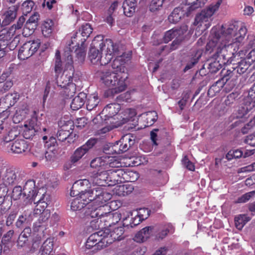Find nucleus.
<instances>
[{"instance_id": "63", "label": "nucleus", "mask_w": 255, "mask_h": 255, "mask_svg": "<svg viewBox=\"0 0 255 255\" xmlns=\"http://www.w3.org/2000/svg\"><path fill=\"white\" fill-rule=\"evenodd\" d=\"M255 194V191L249 192L243 195L241 197L238 199V203H245L249 201L251 198L254 196Z\"/></svg>"}, {"instance_id": "2", "label": "nucleus", "mask_w": 255, "mask_h": 255, "mask_svg": "<svg viewBox=\"0 0 255 255\" xmlns=\"http://www.w3.org/2000/svg\"><path fill=\"white\" fill-rule=\"evenodd\" d=\"M98 76L102 84L108 87H112L110 90L112 95L122 92L126 88L125 81L128 78L127 73L122 75L112 70L104 69L98 72Z\"/></svg>"}, {"instance_id": "5", "label": "nucleus", "mask_w": 255, "mask_h": 255, "mask_svg": "<svg viewBox=\"0 0 255 255\" xmlns=\"http://www.w3.org/2000/svg\"><path fill=\"white\" fill-rule=\"evenodd\" d=\"M188 30L186 25H183L179 29H172L165 32L163 37L165 43H168L172 39L175 38L170 46L171 50H175L184 39V35Z\"/></svg>"}, {"instance_id": "45", "label": "nucleus", "mask_w": 255, "mask_h": 255, "mask_svg": "<svg viewBox=\"0 0 255 255\" xmlns=\"http://www.w3.org/2000/svg\"><path fill=\"white\" fill-rule=\"evenodd\" d=\"M103 150V152L107 155L120 154V150H118V143L116 142L114 144L109 143L104 145Z\"/></svg>"}, {"instance_id": "44", "label": "nucleus", "mask_w": 255, "mask_h": 255, "mask_svg": "<svg viewBox=\"0 0 255 255\" xmlns=\"http://www.w3.org/2000/svg\"><path fill=\"white\" fill-rule=\"evenodd\" d=\"M124 233V229L123 227H117L111 232L110 237L113 241H120L124 238L123 234Z\"/></svg>"}, {"instance_id": "15", "label": "nucleus", "mask_w": 255, "mask_h": 255, "mask_svg": "<svg viewBox=\"0 0 255 255\" xmlns=\"http://www.w3.org/2000/svg\"><path fill=\"white\" fill-rule=\"evenodd\" d=\"M41 130L36 118H32L28 123L24 124L22 135L26 139H30L33 137L37 132Z\"/></svg>"}, {"instance_id": "24", "label": "nucleus", "mask_w": 255, "mask_h": 255, "mask_svg": "<svg viewBox=\"0 0 255 255\" xmlns=\"http://www.w3.org/2000/svg\"><path fill=\"white\" fill-rule=\"evenodd\" d=\"M106 191V190L104 188L98 185L97 187L85 191L84 193L90 203L91 202H94L99 196Z\"/></svg>"}, {"instance_id": "11", "label": "nucleus", "mask_w": 255, "mask_h": 255, "mask_svg": "<svg viewBox=\"0 0 255 255\" xmlns=\"http://www.w3.org/2000/svg\"><path fill=\"white\" fill-rule=\"evenodd\" d=\"M60 80H57V85L64 89V93L68 97L74 96L76 91V84L73 83L71 76L62 75Z\"/></svg>"}, {"instance_id": "41", "label": "nucleus", "mask_w": 255, "mask_h": 255, "mask_svg": "<svg viewBox=\"0 0 255 255\" xmlns=\"http://www.w3.org/2000/svg\"><path fill=\"white\" fill-rule=\"evenodd\" d=\"M106 160L105 169L110 170V167L118 169L121 166V163L114 156L106 155Z\"/></svg>"}, {"instance_id": "35", "label": "nucleus", "mask_w": 255, "mask_h": 255, "mask_svg": "<svg viewBox=\"0 0 255 255\" xmlns=\"http://www.w3.org/2000/svg\"><path fill=\"white\" fill-rule=\"evenodd\" d=\"M129 214H131V215H132L131 213L129 212L128 213V217L123 218V221H124L123 226H124V227L128 228V227L129 226V227L132 228L133 227H135V226L138 225L142 221H143V220L141 219V218L140 217H139L138 215L136 214L134 217L131 218L130 222L128 223L127 221H128V218H129Z\"/></svg>"}, {"instance_id": "58", "label": "nucleus", "mask_w": 255, "mask_h": 255, "mask_svg": "<svg viewBox=\"0 0 255 255\" xmlns=\"http://www.w3.org/2000/svg\"><path fill=\"white\" fill-rule=\"evenodd\" d=\"M39 15L37 13H34L32 16H31L26 22V25L24 28L25 30L26 29L29 28V25L31 24H34V26L35 27L37 25V22L39 19Z\"/></svg>"}, {"instance_id": "1", "label": "nucleus", "mask_w": 255, "mask_h": 255, "mask_svg": "<svg viewBox=\"0 0 255 255\" xmlns=\"http://www.w3.org/2000/svg\"><path fill=\"white\" fill-rule=\"evenodd\" d=\"M237 27L235 25H231L224 32L218 30L217 28H213L211 31L210 40L206 45V50L215 51L213 55L216 56V58L220 60L222 64H235L236 60L239 59V53H233V56L226 57L227 52V47L231 48L235 45V48L238 47L239 43L244 40L247 33L246 27L242 26L237 32Z\"/></svg>"}, {"instance_id": "53", "label": "nucleus", "mask_w": 255, "mask_h": 255, "mask_svg": "<svg viewBox=\"0 0 255 255\" xmlns=\"http://www.w3.org/2000/svg\"><path fill=\"white\" fill-rule=\"evenodd\" d=\"M34 5V2L31 0H27L25 1L21 5V10L22 14L26 15L31 11Z\"/></svg>"}, {"instance_id": "54", "label": "nucleus", "mask_w": 255, "mask_h": 255, "mask_svg": "<svg viewBox=\"0 0 255 255\" xmlns=\"http://www.w3.org/2000/svg\"><path fill=\"white\" fill-rule=\"evenodd\" d=\"M164 0H152L149 8L151 12H156L160 10L163 6Z\"/></svg>"}, {"instance_id": "27", "label": "nucleus", "mask_w": 255, "mask_h": 255, "mask_svg": "<svg viewBox=\"0 0 255 255\" xmlns=\"http://www.w3.org/2000/svg\"><path fill=\"white\" fill-rule=\"evenodd\" d=\"M125 63V60L122 56H117L112 64L113 71L123 75L124 73H126L124 66Z\"/></svg>"}, {"instance_id": "28", "label": "nucleus", "mask_w": 255, "mask_h": 255, "mask_svg": "<svg viewBox=\"0 0 255 255\" xmlns=\"http://www.w3.org/2000/svg\"><path fill=\"white\" fill-rule=\"evenodd\" d=\"M87 95L84 92L80 93L75 97L71 103V108L73 110H78L81 108L85 103Z\"/></svg>"}, {"instance_id": "12", "label": "nucleus", "mask_w": 255, "mask_h": 255, "mask_svg": "<svg viewBox=\"0 0 255 255\" xmlns=\"http://www.w3.org/2000/svg\"><path fill=\"white\" fill-rule=\"evenodd\" d=\"M89 176L92 184L100 186H109V170L94 171Z\"/></svg>"}, {"instance_id": "46", "label": "nucleus", "mask_w": 255, "mask_h": 255, "mask_svg": "<svg viewBox=\"0 0 255 255\" xmlns=\"http://www.w3.org/2000/svg\"><path fill=\"white\" fill-rule=\"evenodd\" d=\"M40 215L38 221L34 223V226L40 227L45 223L50 217V212L49 210L43 211L39 214Z\"/></svg>"}, {"instance_id": "59", "label": "nucleus", "mask_w": 255, "mask_h": 255, "mask_svg": "<svg viewBox=\"0 0 255 255\" xmlns=\"http://www.w3.org/2000/svg\"><path fill=\"white\" fill-rule=\"evenodd\" d=\"M239 96V94L237 92H233L230 94L227 97L225 101V104L226 106H230L236 101V100L238 99Z\"/></svg>"}, {"instance_id": "56", "label": "nucleus", "mask_w": 255, "mask_h": 255, "mask_svg": "<svg viewBox=\"0 0 255 255\" xmlns=\"http://www.w3.org/2000/svg\"><path fill=\"white\" fill-rule=\"evenodd\" d=\"M124 115L123 120L124 122H127L130 121L131 119L136 115V112L134 109H127L123 113Z\"/></svg>"}, {"instance_id": "16", "label": "nucleus", "mask_w": 255, "mask_h": 255, "mask_svg": "<svg viewBox=\"0 0 255 255\" xmlns=\"http://www.w3.org/2000/svg\"><path fill=\"white\" fill-rule=\"evenodd\" d=\"M118 143V148L120 154L128 151L135 143L134 137L131 134H127L122 136L120 140L116 142Z\"/></svg>"}, {"instance_id": "23", "label": "nucleus", "mask_w": 255, "mask_h": 255, "mask_svg": "<svg viewBox=\"0 0 255 255\" xmlns=\"http://www.w3.org/2000/svg\"><path fill=\"white\" fill-rule=\"evenodd\" d=\"M186 15V10L183 6L176 7L168 16V20L170 23L178 22L182 17Z\"/></svg>"}, {"instance_id": "55", "label": "nucleus", "mask_w": 255, "mask_h": 255, "mask_svg": "<svg viewBox=\"0 0 255 255\" xmlns=\"http://www.w3.org/2000/svg\"><path fill=\"white\" fill-rule=\"evenodd\" d=\"M147 125L148 127L152 125L157 119V114L155 111H149L145 114Z\"/></svg>"}, {"instance_id": "22", "label": "nucleus", "mask_w": 255, "mask_h": 255, "mask_svg": "<svg viewBox=\"0 0 255 255\" xmlns=\"http://www.w3.org/2000/svg\"><path fill=\"white\" fill-rule=\"evenodd\" d=\"M121 109V105L118 103H112L107 105L103 110L101 114L105 119L112 118L116 115Z\"/></svg>"}, {"instance_id": "10", "label": "nucleus", "mask_w": 255, "mask_h": 255, "mask_svg": "<svg viewBox=\"0 0 255 255\" xmlns=\"http://www.w3.org/2000/svg\"><path fill=\"white\" fill-rule=\"evenodd\" d=\"M29 145L24 139H17L12 142H6L4 148L8 153L22 154L28 149Z\"/></svg>"}, {"instance_id": "36", "label": "nucleus", "mask_w": 255, "mask_h": 255, "mask_svg": "<svg viewBox=\"0 0 255 255\" xmlns=\"http://www.w3.org/2000/svg\"><path fill=\"white\" fill-rule=\"evenodd\" d=\"M153 227L152 226L146 227L141 229L136 235L135 238H139L138 241L144 242L148 239L152 233Z\"/></svg>"}, {"instance_id": "20", "label": "nucleus", "mask_w": 255, "mask_h": 255, "mask_svg": "<svg viewBox=\"0 0 255 255\" xmlns=\"http://www.w3.org/2000/svg\"><path fill=\"white\" fill-rule=\"evenodd\" d=\"M17 6L13 5L9 7L3 14L1 26H5L11 23L16 18Z\"/></svg>"}, {"instance_id": "42", "label": "nucleus", "mask_w": 255, "mask_h": 255, "mask_svg": "<svg viewBox=\"0 0 255 255\" xmlns=\"http://www.w3.org/2000/svg\"><path fill=\"white\" fill-rule=\"evenodd\" d=\"M224 85L220 79L214 83L209 88L208 91V95L211 97L215 96L216 94L219 93L222 90Z\"/></svg>"}, {"instance_id": "43", "label": "nucleus", "mask_w": 255, "mask_h": 255, "mask_svg": "<svg viewBox=\"0 0 255 255\" xmlns=\"http://www.w3.org/2000/svg\"><path fill=\"white\" fill-rule=\"evenodd\" d=\"M238 65L234 67L236 71L239 74L244 73L249 68L251 64V61H248L247 59H242L237 63Z\"/></svg>"}, {"instance_id": "26", "label": "nucleus", "mask_w": 255, "mask_h": 255, "mask_svg": "<svg viewBox=\"0 0 255 255\" xmlns=\"http://www.w3.org/2000/svg\"><path fill=\"white\" fill-rule=\"evenodd\" d=\"M93 29L89 23H85L82 25L78 32L75 34L76 37H80L82 36L83 38L81 39V46L84 44L87 38L90 36L92 32Z\"/></svg>"}, {"instance_id": "32", "label": "nucleus", "mask_w": 255, "mask_h": 255, "mask_svg": "<svg viewBox=\"0 0 255 255\" xmlns=\"http://www.w3.org/2000/svg\"><path fill=\"white\" fill-rule=\"evenodd\" d=\"M53 249V239L48 238L44 241L40 248V255H50Z\"/></svg>"}, {"instance_id": "62", "label": "nucleus", "mask_w": 255, "mask_h": 255, "mask_svg": "<svg viewBox=\"0 0 255 255\" xmlns=\"http://www.w3.org/2000/svg\"><path fill=\"white\" fill-rule=\"evenodd\" d=\"M136 214L141 219L144 220L149 216L150 211L147 208H140L136 211Z\"/></svg>"}, {"instance_id": "4", "label": "nucleus", "mask_w": 255, "mask_h": 255, "mask_svg": "<svg viewBox=\"0 0 255 255\" xmlns=\"http://www.w3.org/2000/svg\"><path fill=\"white\" fill-rule=\"evenodd\" d=\"M104 234V233L102 231L92 234L86 243L85 248L86 249L93 248V251L99 250L112 243V241L109 238Z\"/></svg>"}, {"instance_id": "48", "label": "nucleus", "mask_w": 255, "mask_h": 255, "mask_svg": "<svg viewBox=\"0 0 255 255\" xmlns=\"http://www.w3.org/2000/svg\"><path fill=\"white\" fill-rule=\"evenodd\" d=\"M55 59L54 71L56 73V76L58 77V75L61 73L62 70V64L61 60L60 52L58 50L56 51Z\"/></svg>"}, {"instance_id": "17", "label": "nucleus", "mask_w": 255, "mask_h": 255, "mask_svg": "<svg viewBox=\"0 0 255 255\" xmlns=\"http://www.w3.org/2000/svg\"><path fill=\"white\" fill-rule=\"evenodd\" d=\"M101 42L103 43L101 45L102 51L104 50L105 52L110 54L113 57L116 55L119 54V45L117 44L114 43L111 39H106L104 41L102 36Z\"/></svg>"}, {"instance_id": "57", "label": "nucleus", "mask_w": 255, "mask_h": 255, "mask_svg": "<svg viewBox=\"0 0 255 255\" xmlns=\"http://www.w3.org/2000/svg\"><path fill=\"white\" fill-rule=\"evenodd\" d=\"M91 183V182L90 181L89 177L88 179L79 180L74 183L73 185V189H78L80 187H88Z\"/></svg>"}, {"instance_id": "47", "label": "nucleus", "mask_w": 255, "mask_h": 255, "mask_svg": "<svg viewBox=\"0 0 255 255\" xmlns=\"http://www.w3.org/2000/svg\"><path fill=\"white\" fill-rule=\"evenodd\" d=\"M106 155L95 158L93 159L90 163V166L92 168H96L97 167H103L105 169Z\"/></svg>"}, {"instance_id": "14", "label": "nucleus", "mask_w": 255, "mask_h": 255, "mask_svg": "<svg viewBox=\"0 0 255 255\" xmlns=\"http://www.w3.org/2000/svg\"><path fill=\"white\" fill-rule=\"evenodd\" d=\"M90 205H88L86 210L85 213L87 216H90L92 218H98V219H102L103 218L106 217L108 219H111L112 218H114V216H117V218L119 217V215L117 214L114 216L113 214H111L110 212H105L104 209V206H100L97 208H92L90 209L89 207ZM102 221V220H100Z\"/></svg>"}, {"instance_id": "50", "label": "nucleus", "mask_w": 255, "mask_h": 255, "mask_svg": "<svg viewBox=\"0 0 255 255\" xmlns=\"http://www.w3.org/2000/svg\"><path fill=\"white\" fill-rule=\"evenodd\" d=\"M112 197V194L106 191L103 194H102L100 196H99L94 202V203L97 204L99 206H103V205L109 201Z\"/></svg>"}, {"instance_id": "39", "label": "nucleus", "mask_w": 255, "mask_h": 255, "mask_svg": "<svg viewBox=\"0 0 255 255\" xmlns=\"http://www.w3.org/2000/svg\"><path fill=\"white\" fill-rule=\"evenodd\" d=\"M251 220V218L246 214H241L235 218V223L236 228L242 230L244 226Z\"/></svg>"}, {"instance_id": "29", "label": "nucleus", "mask_w": 255, "mask_h": 255, "mask_svg": "<svg viewBox=\"0 0 255 255\" xmlns=\"http://www.w3.org/2000/svg\"><path fill=\"white\" fill-rule=\"evenodd\" d=\"M135 6L136 0H125L122 5L125 15L128 17L131 16L135 12Z\"/></svg>"}, {"instance_id": "6", "label": "nucleus", "mask_w": 255, "mask_h": 255, "mask_svg": "<svg viewBox=\"0 0 255 255\" xmlns=\"http://www.w3.org/2000/svg\"><path fill=\"white\" fill-rule=\"evenodd\" d=\"M133 173L131 171H125L122 168L109 170V186L131 181L129 176Z\"/></svg>"}, {"instance_id": "33", "label": "nucleus", "mask_w": 255, "mask_h": 255, "mask_svg": "<svg viewBox=\"0 0 255 255\" xmlns=\"http://www.w3.org/2000/svg\"><path fill=\"white\" fill-rule=\"evenodd\" d=\"M15 33L14 26H11L8 29H3L0 31V40L5 41L8 44Z\"/></svg>"}, {"instance_id": "21", "label": "nucleus", "mask_w": 255, "mask_h": 255, "mask_svg": "<svg viewBox=\"0 0 255 255\" xmlns=\"http://www.w3.org/2000/svg\"><path fill=\"white\" fill-rule=\"evenodd\" d=\"M71 132L68 130L65 126L59 129L56 134L57 139L59 143L63 142L65 145H68L71 142H73L71 138Z\"/></svg>"}, {"instance_id": "52", "label": "nucleus", "mask_w": 255, "mask_h": 255, "mask_svg": "<svg viewBox=\"0 0 255 255\" xmlns=\"http://www.w3.org/2000/svg\"><path fill=\"white\" fill-rule=\"evenodd\" d=\"M22 196L23 197L26 196L27 197V194H24V189H23V191H22V188L20 186H15L13 189L11 196L10 197L11 199H13L14 200H16L20 198V197Z\"/></svg>"}, {"instance_id": "49", "label": "nucleus", "mask_w": 255, "mask_h": 255, "mask_svg": "<svg viewBox=\"0 0 255 255\" xmlns=\"http://www.w3.org/2000/svg\"><path fill=\"white\" fill-rule=\"evenodd\" d=\"M213 61L209 64L208 69L211 73H214L219 71L222 67V64L220 63V60L216 58V55H213Z\"/></svg>"}, {"instance_id": "34", "label": "nucleus", "mask_w": 255, "mask_h": 255, "mask_svg": "<svg viewBox=\"0 0 255 255\" xmlns=\"http://www.w3.org/2000/svg\"><path fill=\"white\" fill-rule=\"evenodd\" d=\"M54 23L51 19L45 20L41 26L42 33L45 37H49L51 35L53 30Z\"/></svg>"}, {"instance_id": "8", "label": "nucleus", "mask_w": 255, "mask_h": 255, "mask_svg": "<svg viewBox=\"0 0 255 255\" xmlns=\"http://www.w3.org/2000/svg\"><path fill=\"white\" fill-rule=\"evenodd\" d=\"M39 45V39L25 42L19 50L18 58L24 60L29 58L38 50Z\"/></svg>"}, {"instance_id": "30", "label": "nucleus", "mask_w": 255, "mask_h": 255, "mask_svg": "<svg viewBox=\"0 0 255 255\" xmlns=\"http://www.w3.org/2000/svg\"><path fill=\"white\" fill-rule=\"evenodd\" d=\"M12 204V200L9 196H0V213L1 214L6 213L11 208Z\"/></svg>"}, {"instance_id": "60", "label": "nucleus", "mask_w": 255, "mask_h": 255, "mask_svg": "<svg viewBox=\"0 0 255 255\" xmlns=\"http://www.w3.org/2000/svg\"><path fill=\"white\" fill-rule=\"evenodd\" d=\"M118 190L120 191L118 193L120 196H125L127 195L129 192H131L133 189L132 186H128L127 185H123L118 186Z\"/></svg>"}, {"instance_id": "19", "label": "nucleus", "mask_w": 255, "mask_h": 255, "mask_svg": "<svg viewBox=\"0 0 255 255\" xmlns=\"http://www.w3.org/2000/svg\"><path fill=\"white\" fill-rule=\"evenodd\" d=\"M208 0H183L182 3L185 1L184 6L186 10V16H188L196 9L203 7Z\"/></svg>"}, {"instance_id": "38", "label": "nucleus", "mask_w": 255, "mask_h": 255, "mask_svg": "<svg viewBox=\"0 0 255 255\" xmlns=\"http://www.w3.org/2000/svg\"><path fill=\"white\" fill-rule=\"evenodd\" d=\"M86 103L87 109L88 111H91L95 108L99 104L100 100L97 95L95 94L90 95L87 96Z\"/></svg>"}, {"instance_id": "3", "label": "nucleus", "mask_w": 255, "mask_h": 255, "mask_svg": "<svg viewBox=\"0 0 255 255\" xmlns=\"http://www.w3.org/2000/svg\"><path fill=\"white\" fill-rule=\"evenodd\" d=\"M222 1V0H218L215 4H210L206 9L197 14L194 24L198 26H203L204 30L208 28L211 25L212 16L218 10Z\"/></svg>"}, {"instance_id": "40", "label": "nucleus", "mask_w": 255, "mask_h": 255, "mask_svg": "<svg viewBox=\"0 0 255 255\" xmlns=\"http://www.w3.org/2000/svg\"><path fill=\"white\" fill-rule=\"evenodd\" d=\"M202 55V51L201 50H197L196 51L194 55L192 56L190 58V60L187 64L186 66L185 67L184 69V71L186 72V71L191 69L196 63H198L199 59L201 58Z\"/></svg>"}, {"instance_id": "13", "label": "nucleus", "mask_w": 255, "mask_h": 255, "mask_svg": "<svg viewBox=\"0 0 255 255\" xmlns=\"http://www.w3.org/2000/svg\"><path fill=\"white\" fill-rule=\"evenodd\" d=\"M101 39L102 36H97L94 38L91 45L89 52V58L91 63L94 64L98 63L101 56L98 48L102 50L101 45L103 43L101 42Z\"/></svg>"}, {"instance_id": "25", "label": "nucleus", "mask_w": 255, "mask_h": 255, "mask_svg": "<svg viewBox=\"0 0 255 255\" xmlns=\"http://www.w3.org/2000/svg\"><path fill=\"white\" fill-rule=\"evenodd\" d=\"M7 130H5L4 128V130L2 131V133H4L3 136V146L6 142H12L19 134V131L15 127H10L7 124Z\"/></svg>"}, {"instance_id": "18", "label": "nucleus", "mask_w": 255, "mask_h": 255, "mask_svg": "<svg viewBox=\"0 0 255 255\" xmlns=\"http://www.w3.org/2000/svg\"><path fill=\"white\" fill-rule=\"evenodd\" d=\"M90 203L85 193L80 195L79 198L74 199L71 202V209L74 211L85 210L86 206Z\"/></svg>"}, {"instance_id": "7", "label": "nucleus", "mask_w": 255, "mask_h": 255, "mask_svg": "<svg viewBox=\"0 0 255 255\" xmlns=\"http://www.w3.org/2000/svg\"><path fill=\"white\" fill-rule=\"evenodd\" d=\"M27 194V199L34 202V204L38 203L42 207V209L45 210L47 206V203L44 201V194H43L42 198L41 197L37 198L39 196V191L36 193V190L35 188V182L33 180L27 181L24 186V194Z\"/></svg>"}, {"instance_id": "31", "label": "nucleus", "mask_w": 255, "mask_h": 255, "mask_svg": "<svg viewBox=\"0 0 255 255\" xmlns=\"http://www.w3.org/2000/svg\"><path fill=\"white\" fill-rule=\"evenodd\" d=\"M88 152L87 149L82 146L77 148L70 156V162L73 164L77 163Z\"/></svg>"}, {"instance_id": "64", "label": "nucleus", "mask_w": 255, "mask_h": 255, "mask_svg": "<svg viewBox=\"0 0 255 255\" xmlns=\"http://www.w3.org/2000/svg\"><path fill=\"white\" fill-rule=\"evenodd\" d=\"M13 81L12 79L8 80L3 84L0 85V90L1 92L4 93L9 90L13 86Z\"/></svg>"}, {"instance_id": "51", "label": "nucleus", "mask_w": 255, "mask_h": 255, "mask_svg": "<svg viewBox=\"0 0 255 255\" xmlns=\"http://www.w3.org/2000/svg\"><path fill=\"white\" fill-rule=\"evenodd\" d=\"M71 52L72 51H70V48H69L68 49L65 51L64 54L66 66L67 68L70 67V69L73 68V65L75 64L74 59H73Z\"/></svg>"}, {"instance_id": "61", "label": "nucleus", "mask_w": 255, "mask_h": 255, "mask_svg": "<svg viewBox=\"0 0 255 255\" xmlns=\"http://www.w3.org/2000/svg\"><path fill=\"white\" fill-rule=\"evenodd\" d=\"M19 95L17 93L13 94H8L5 97V100L6 101H9V105H13L19 99Z\"/></svg>"}, {"instance_id": "37", "label": "nucleus", "mask_w": 255, "mask_h": 255, "mask_svg": "<svg viewBox=\"0 0 255 255\" xmlns=\"http://www.w3.org/2000/svg\"><path fill=\"white\" fill-rule=\"evenodd\" d=\"M82 45H83V44H82ZM75 65H80L83 63L86 56V51L83 46H81V47L76 49L75 51Z\"/></svg>"}, {"instance_id": "9", "label": "nucleus", "mask_w": 255, "mask_h": 255, "mask_svg": "<svg viewBox=\"0 0 255 255\" xmlns=\"http://www.w3.org/2000/svg\"><path fill=\"white\" fill-rule=\"evenodd\" d=\"M232 68V70L223 69L221 71L222 78L220 79L224 85H226V88L229 90L233 89L238 83V72L234 67Z\"/></svg>"}]
</instances>
